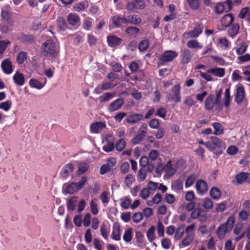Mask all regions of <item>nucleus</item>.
I'll list each match as a JSON object with an SVG mask.
<instances>
[{
	"mask_svg": "<svg viewBox=\"0 0 250 250\" xmlns=\"http://www.w3.org/2000/svg\"><path fill=\"white\" fill-rule=\"evenodd\" d=\"M42 53L45 57L55 58L59 53L58 47L51 39L47 40L42 45Z\"/></svg>",
	"mask_w": 250,
	"mask_h": 250,
	"instance_id": "obj_1",
	"label": "nucleus"
},
{
	"mask_svg": "<svg viewBox=\"0 0 250 250\" xmlns=\"http://www.w3.org/2000/svg\"><path fill=\"white\" fill-rule=\"evenodd\" d=\"M235 223V217L233 215H230L227 219V221L221 224L217 229L216 232L218 238L220 240L223 239L226 233L231 231Z\"/></svg>",
	"mask_w": 250,
	"mask_h": 250,
	"instance_id": "obj_2",
	"label": "nucleus"
},
{
	"mask_svg": "<svg viewBox=\"0 0 250 250\" xmlns=\"http://www.w3.org/2000/svg\"><path fill=\"white\" fill-rule=\"evenodd\" d=\"M195 227L194 224L187 227L185 229L186 235L180 244V248L188 246L192 243L195 237V233L194 231Z\"/></svg>",
	"mask_w": 250,
	"mask_h": 250,
	"instance_id": "obj_3",
	"label": "nucleus"
},
{
	"mask_svg": "<svg viewBox=\"0 0 250 250\" xmlns=\"http://www.w3.org/2000/svg\"><path fill=\"white\" fill-rule=\"evenodd\" d=\"M215 105H217V109L220 111L223 109V105L219 103L215 99L213 94H209L205 101V108L206 110H211Z\"/></svg>",
	"mask_w": 250,
	"mask_h": 250,
	"instance_id": "obj_4",
	"label": "nucleus"
},
{
	"mask_svg": "<svg viewBox=\"0 0 250 250\" xmlns=\"http://www.w3.org/2000/svg\"><path fill=\"white\" fill-rule=\"evenodd\" d=\"M203 211L201 203H196L195 208L191 212V218L194 220L199 218L201 222L205 221L207 219V214L203 213Z\"/></svg>",
	"mask_w": 250,
	"mask_h": 250,
	"instance_id": "obj_5",
	"label": "nucleus"
},
{
	"mask_svg": "<svg viewBox=\"0 0 250 250\" xmlns=\"http://www.w3.org/2000/svg\"><path fill=\"white\" fill-rule=\"evenodd\" d=\"M147 125L144 123L140 127L137 134L131 139V142L133 145H137L140 143L145 138L147 133Z\"/></svg>",
	"mask_w": 250,
	"mask_h": 250,
	"instance_id": "obj_6",
	"label": "nucleus"
},
{
	"mask_svg": "<svg viewBox=\"0 0 250 250\" xmlns=\"http://www.w3.org/2000/svg\"><path fill=\"white\" fill-rule=\"evenodd\" d=\"M178 55V53L175 51H165L159 57V63L163 64L165 62H170L176 58Z\"/></svg>",
	"mask_w": 250,
	"mask_h": 250,
	"instance_id": "obj_7",
	"label": "nucleus"
},
{
	"mask_svg": "<svg viewBox=\"0 0 250 250\" xmlns=\"http://www.w3.org/2000/svg\"><path fill=\"white\" fill-rule=\"evenodd\" d=\"M181 87L179 84H175L171 89L172 95L171 96L169 93L166 96L167 101H174L175 103H179L181 100L180 94Z\"/></svg>",
	"mask_w": 250,
	"mask_h": 250,
	"instance_id": "obj_8",
	"label": "nucleus"
},
{
	"mask_svg": "<svg viewBox=\"0 0 250 250\" xmlns=\"http://www.w3.org/2000/svg\"><path fill=\"white\" fill-rule=\"evenodd\" d=\"M17 39L23 44H31L35 41V37L32 34H26L22 32L18 34Z\"/></svg>",
	"mask_w": 250,
	"mask_h": 250,
	"instance_id": "obj_9",
	"label": "nucleus"
},
{
	"mask_svg": "<svg viewBox=\"0 0 250 250\" xmlns=\"http://www.w3.org/2000/svg\"><path fill=\"white\" fill-rule=\"evenodd\" d=\"M192 57L191 51L188 49H184L180 53V63L182 64H187L190 62Z\"/></svg>",
	"mask_w": 250,
	"mask_h": 250,
	"instance_id": "obj_10",
	"label": "nucleus"
},
{
	"mask_svg": "<svg viewBox=\"0 0 250 250\" xmlns=\"http://www.w3.org/2000/svg\"><path fill=\"white\" fill-rule=\"evenodd\" d=\"M196 189L198 194L203 195L208 191V185L204 180H199L197 181L196 185Z\"/></svg>",
	"mask_w": 250,
	"mask_h": 250,
	"instance_id": "obj_11",
	"label": "nucleus"
},
{
	"mask_svg": "<svg viewBox=\"0 0 250 250\" xmlns=\"http://www.w3.org/2000/svg\"><path fill=\"white\" fill-rule=\"evenodd\" d=\"M124 104V99L123 98H118L109 104L108 109L110 112H114L120 109Z\"/></svg>",
	"mask_w": 250,
	"mask_h": 250,
	"instance_id": "obj_12",
	"label": "nucleus"
},
{
	"mask_svg": "<svg viewBox=\"0 0 250 250\" xmlns=\"http://www.w3.org/2000/svg\"><path fill=\"white\" fill-rule=\"evenodd\" d=\"M238 17L250 24V8L249 7L242 8L238 15Z\"/></svg>",
	"mask_w": 250,
	"mask_h": 250,
	"instance_id": "obj_13",
	"label": "nucleus"
},
{
	"mask_svg": "<svg viewBox=\"0 0 250 250\" xmlns=\"http://www.w3.org/2000/svg\"><path fill=\"white\" fill-rule=\"evenodd\" d=\"M234 20V17L232 14H227L221 19V25L223 27H228L232 23Z\"/></svg>",
	"mask_w": 250,
	"mask_h": 250,
	"instance_id": "obj_14",
	"label": "nucleus"
},
{
	"mask_svg": "<svg viewBox=\"0 0 250 250\" xmlns=\"http://www.w3.org/2000/svg\"><path fill=\"white\" fill-rule=\"evenodd\" d=\"M245 95V91L243 86H239L236 88V91L234 101L237 104H240L243 101Z\"/></svg>",
	"mask_w": 250,
	"mask_h": 250,
	"instance_id": "obj_15",
	"label": "nucleus"
},
{
	"mask_svg": "<svg viewBox=\"0 0 250 250\" xmlns=\"http://www.w3.org/2000/svg\"><path fill=\"white\" fill-rule=\"evenodd\" d=\"M123 40L116 36L111 35L107 37V42L109 46L111 47H116L120 45Z\"/></svg>",
	"mask_w": 250,
	"mask_h": 250,
	"instance_id": "obj_16",
	"label": "nucleus"
},
{
	"mask_svg": "<svg viewBox=\"0 0 250 250\" xmlns=\"http://www.w3.org/2000/svg\"><path fill=\"white\" fill-rule=\"evenodd\" d=\"M1 67L3 72L6 74H10L13 71L12 63L9 59H4L1 62Z\"/></svg>",
	"mask_w": 250,
	"mask_h": 250,
	"instance_id": "obj_17",
	"label": "nucleus"
},
{
	"mask_svg": "<svg viewBox=\"0 0 250 250\" xmlns=\"http://www.w3.org/2000/svg\"><path fill=\"white\" fill-rule=\"evenodd\" d=\"M111 21L113 24L116 28H120L122 24H126V18L121 17L120 15H115L111 18Z\"/></svg>",
	"mask_w": 250,
	"mask_h": 250,
	"instance_id": "obj_18",
	"label": "nucleus"
},
{
	"mask_svg": "<svg viewBox=\"0 0 250 250\" xmlns=\"http://www.w3.org/2000/svg\"><path fill=\"white\" fill-rule=\"evenodd\" d=\"M144 119V116L142 114L135 113L131 114L126 118V122L133 125L136 124Z\"/></svg>",
	"mask_w": 250,
	"mask_h": 250,
	"instance_id": "obj_19",
	"label": "nucleus"
},
{
	"mask_svg": "<svg viewBox=\"0 0 250 250\" xmlns=\"http://www.w3.org/2000/svg\"><path fill=\"white\" fill-rule=\"evenodd\" d=\"M121 233L120 225L117 223H114L112 227L111 238L115 241H119L121 239Z\"/></svg>",
	"mask_w": 250,
	"mask_h": 250,
	"instance_id": "obj_20",
	"label": "nucleus"
},
{
	"mask_svg": "<svg viewBox=\"0 0 250 250\" xmlns=\"http://www.w3.org/2000/svg\"><path fill=\"white\" fill-rule=\"evenodd\" d=\"M203 28V25L202 24H197L194 29L188 32V34L191 38H197L202 33Z\"/></svg>",
	"mask_w": 250,
	"mask_h": 250,
	"instance_id": "obj_21",
	"label": "nucleus"
},
{
	"mask_svg": "<svg viewBox=\"0 0 250 250\" xmlns=\"http://www.w3.org/2000/svg\"><path fill=\"white\" fill-rule=\"evenodd\" d=\"M228 35L229 36L234 38L235 36L238 33L240 26L237 23L231 24L228 27Z\"/></svg>",
	"mask_w": 250,
	"mask_h": 250,
	"instance_id": "obj_22",
	"label": "nucleus"
},
{
	"mask_svg": "<svg viewBox=\"0 0 250 250\" xmlns=\"http://www.w3.org/2000/svg\"><path fill=\"white\" fill-rule=\"evenodd\" d=\"M126 23H130L135 25H138L142 22L141 18L136 14L128 15L127 18H126Z\"/></svg>",
	"mask_w": 250,
	"mask_h": 250,
	"instance_id": "obj_23",
	"label": "nucleus"
},
{
	"mask_svg": "<svg viewBox=\"0 0 250 250\" xmlns=\"http://www.w3.org/2000/svg\"><path fill=\"white\" fill-rule=\"evenodd\" d=\"M74 170V166L72 164L69 163L65 165L62 168V171L61 173L62 178H66L68 175L73 172Z\"/></svg>",
	"mask_w": 250,
	"mask_h": 250,
	"instance_id": "obj_24",
	"label": "nucleus"
},
{
	"mask_svg": "<svg viewBox=\"0 0 250 250\" xmlns=\"http://www.w3.org/2000/svg\"><path fill=\"white\" fill-rule=\"evenodd\" d=\"M207 72L212 74L216 77H223L225 74V69L224 68H211L208 70Z\"/></svg>",
	"mask_w": 250,
	"mask_h": 250,
	"instance_id": "obj_25",
	"label": "nucleus"
},
{
	"mask_svg": "<svg viewBox=\"0 0 250 250\" xmlns=\"http://www.w3.org/2000/svg\"><path fill=\"white\" fill-rule=\"evenodd\" d=\"M13 79L16 85L21 86L24 83L25 78L23 75L18 71L14 74Z\"/></svg>",
	"mask_w": 250,
	"mask_h": 250,
	"instance_id": "obj_26",
	"label": "nucleus"
},
{
	"mask_svg": "<svg viewBox=\"0 0 250 250\" xmlns=\"http://www.w3.org/2000/svg\"><path fill=\"white\" fill-rule=\"evenodd\" d=\"M1 17L8 24L12 26L13 21L11 19V13L8 10L2 9L0 13Z\"/></svg>",
	"mask_w": 250,
	"mask_h": 250,
	"instance_id": "obj_27",
	"label": "nucleus"
},
{
	"mask_svg": "<svg viewBox=\"0 0 250 250\" xmlns=\"http://www.w3.org/2000/svg\"><path fill=\"white\" fill-rule=\"evenodd\" d=\"M105 127V124L103 122H99L92 123L90 125L91 132L94 133H97L100 130L103 129Z\"/></svg>",
	"mask_w": 250,
	"mask_h": 250,
	"instance_id": "obj_28",
	"label": "nucleus"
},
{
	"mask_svg": "<svg viewBox=\"0 0 250 250\" xmlns=\"http://www.w3.org/2000/svg\"><path fill=\"white\" fill-rule=\"evenodd\" d=\"M80 17L76 14L70 13L67 16V21L69 24L76 25L80 22Z\"/></svg>",
	"mask_w": 250,
	"mask_h": 250,
	"instance_id": "obj_29",
	"label": "nucleus"
},
{
	"mask_svg": "<svg viewBox=\"0 0 250 250\" xmlns=\"http://www.w3.org/2000/svg\"><path fill=\"white\" fill-rule=\"evenodd\" d=\"M115 96V93L112 92H106L98 98L99 101L100 103H105L108 102Z\"/></svg>",
	"mask_w": 250,
	"mask_h": 250,
	"instance_id": "obj_30",
	"label": "nucleus"
},
{
	"mask_svg": "<svg viewBox=\"0 0 250 250\" xmlns=\"http://www.w3.org/2000/svg\"><path fill=\"white\" fill-rule=\"evenodd\" d=\"M249 174L248 172H241L236 175L235 179L238 185L242 184L249 177Z\"/></svg>",
	"mask_w": 250,
	"mask_h": 250,
	"instance_id": "obj_31",
	"label": "nucleus"
},
{
	"mask_svg": "<svg viewBox=\"0 0 250 250\" xmlns=\"http://www.w3.org/2000/svg\"><path fill=\"white\" fill-rule=\"evenodd\" d=\"M77 203V197L72 196L66 203L67 210L71 211H74L75 209Z\"/></svg>",
	"mask_w": 250,
	"mask_h": 250,
	"instance_id": "obj_32",
	"label": "nucleus"
},
{
	"mask_svg": "<svg viewBox=\"0 0 250 250\" xmlns=\"http://www.w3.org/2000/svg\"><path fill=\"white\" fill-rule=\"evenodd\" d=\"M44 83H40L38 80L32 79L29 81V85L31 87L35 88L38 89H41L43 88L46 82V78H44Z\"/></svg>",
	"mask_w": 250,
	"mask_h": 250,
	"instance_id": "obj_33",
	"label": "nucleus"
},
{
	"mask_svg": "<svg viewBox=\"0 0 250 250\" xmlns=\"http://www.w3.org/2000/svg\"><path fill=\"white\" fill-rule=\"evenodd\" d=\"M218 45L223 50H227L230 43L226 37H222L218 40Z\"/></svg>",
	"mask_w": 250,
	"mask_h": 250,
	"instance_id": "obj_34",
	"label": "nucleus"
},
{
	"mask_svg": "<svg viewBox=\"0 0 250 250\" xmlns=\"http://www.w3.org/2000/svg\"><path fill=\"white\" fill-rule=\"evenodd\" d=\"M209 194L211 197L216 200H219L221 196V192L216 187H212L210 190Z\"/></svg>",
	"mask_w": 250,
	"mask_h": 250,
	"instance_id": "obj_35",
	"label": "nucleus"
},
{
	"mask_svg": "<svg viewBox=\"0 0 250 250\" xmlns=\"http://www.w3.org/2000/svg\"><path fill=\"white\" fill-rule=\"evenodd\" d=\"M125 32L129 36L135 37L139 33L140 29L135 26H129L125 29Z\"/></svg>",
	"mask_w": 250,
	"mask_h": 250,
	"instance_id": "obj_36",
	"label": "nucleus"
},
{
	"mask_svg": "<svg viewBox=\"0 0 250 250\" xmlns=\"http://www.w3.org/2000/svg\"><path fill=\"white\" fill-rule=\"evenodd\" d=\"M57 24L58 28L62 31H64L67 27V24L65 19L59 17L57 20Z\"/></svg>",
	"mask_w": 250,
	"mask_h": 250,
	"instance_id": "obj_37",
	"label": "nucleus"
},
{
	"mask_svg": "<svg viewBox=\"0 0 250 250\" xmlns=\"http://www.w3.org/2000/svg\"><path fill=\"white\" fill-rule=\"evenodd\" d=\"M155 227L154 226H151L147 230L146 232V236L149 242H152L155 239L156 236L155 235Z\"/></svg>",
	"mask_w": 250,
	"mask_h": 250,
	"instance_id": "obj_38",
	"label": "nucleus"
},
{
	"mask_svg": "<svg viewBox=\"0 0 250 250\" xmlns=\"http://www.w3.org/2000/svg\"><path fill=\"white\" fill-rule=\"evenodd\" d=\"M114 147V142L108 139L105 140V144L103 146V149L106 152L112 151Z\"/></svg>",
	"mask_w": 250,
	"mask_h": 250,
	"instance_id": "obj_39",
	"label": "nucleus"
},
{
	"mask_svg": "<svg viewBox=\"0 0 250 250\" xmlns=\"http://www.w3.org/2000/svg\"><path fill=\"white\" fill-rule=\"evenodd\" d=\"M185 225L183 224L179 226L175 230V238L176 240H180L183 236L185 230Z\"/></svg>",
	"mask_w": 250,
	"mask_h": 250,
	"instance_id": "obj_40",
	"label": "nucleus"
},
{
	"mask_svg": "<svg viewBox=\"0 0 250 250\" xmlns=\"http://www.w3.org/2000/svg\"><path fill=\"white\" fill-rule=\"evenodd\" d=\"M172 189L176 191H179L183 188V182L180 179L175 180L172 184Z\"/></svg>",
	"mask_w": 250,
	"mask_h": 250,
	"instance_id": "obj_41",
	"label": "nucleus"
},
{
	"mask_svg": "<svg viewBox=\"0 0 250 250\" xmlns=\"http://www.w3.org/2000/svg\"><path fill=\"white\" fill-rule=\"evenodd\" d=\"M78 191L75 182H72L66 186L65 188V192L68 194H73Z\"/></svg>",
	"mask_w": 250,
	"mask_h": 250,
	"instance_id": "obj_42",
	"label": "nucleus"
},
{
	"mask_svg": "<svg viewBox=\"0 0 250 250\" xmlns=\"http://www.w3.org/2000/svg\"><path fill=\"white\" fill-rule=\"evenodd\" d=\"M210 140L211 141L213 147H215V149L216 148L222 147L224 144L222 140L216 137L211 136Z\"/></svg>",
	"mask_w": 250,
	"mask_h": 250,
	"instance_id": "obj_43",
	"label": "nucleus"
},
{
	"mask_svg": "<svg viewBox=\"0 0 250 250\" xmlns=\"http://www.w3.org/2000/svg\"><path fill=\"white\" fill-rule=\"evenodd\" d=\"M149 46V42L148 39H145L141 41L138 45V48L141 52L146 51Z\"/></svg>",
	"mask_w": 250,
	"mask_h": 250,
	"instance_id": "obj_44",
	"label": "nucleus"
},
{
	"mask_svg": "<svg viewBox=\"0 0 250 250\" xmlns=\"http://www.w3.org/2000/svg\"><path fill=\"white\" fill-rule=\"evenodd\" d=\"M212 127L215 129L214 134L216 135H219L224 133V130L222 128V125L219 123H213L212 124Z\"/></svg>",
	"mask_w": 250,
	"mask_h": 250,
	"instance_id": "obj_45",
	"label": "nucleus"
},
{
	"mask_svg": "<svg viewBox=\"0 0 250 250\" xmlns=\"http://www.w3.org/2000/svg\"><path fill=\"white\" fill-rule=\"evenodd\" d=\"M27 57V53L24 51L20 52L17 57V62L19 64H22L26 60Z\"/></svg>",
	"mask_w": 250,
	"mask_h": 250,
	"instance_id": "obj_46",
	"label": "nucleus"
},
{
	"mask_svg": "<svg viewBox=\"0 0 250 250\" xmlns=\"http://www.w3.org/2000/svg\"><path fill=\"white\" fill-rule=\"evenodd\" d=\"M123 238L126 243L131 241L132 239V229L131 228H130L125 230Z\"/></svg>",
	"mask_w": 250,
	"mask_h": 250,
	"instance_id": "obj_47",
	"label": "nucleus"
},
{
	"mask_svg": "<svg viewBox=\"0 0 250 250\" xmlns=\"http://www.w3.org/2000/svg\"><path fill=\"white\" fill-rule=\"evenodd\" d=\"M248 47V45L245 42H241L239 44V47L236 49L237 54L239 55L243 54L247 51Z\"/></svg>",
	"mask_w": 250,
	"mask_h": 250,
	"instance_id": "obj_48",
	"label": "nucleus"
},
{
	"mask_svg": "<svg viewBox=\"0 0 250 250\" xmlns=\"http://www.w3.org/2000/svg\"><path fill=\"white\" fill-rule=\"evenodd\" d=\"M202 207L206 210L211 209L213 208V202L209 198H206L204 199L203 203L202 204Z\"/></svg>",
	"mask_w": 250,
	"mask_h": 250,
	"instance_id": "obj_49",
	"label": "nucleus"
},
{
	"mask_svg": "<svg viewBox=\"0 0 250 250\" xmlns=\"http://www.w3.org/2000/svg\"><path fill=\"white\" fill-rule=\"evenodd\" d=\"M126 145L125 141L123 139H119L115 144L114 147L118 151H122Z\"/></svg>",
	"mask_w": 250,
	"mask_h": 250,
	"instance_id": "obj_50",
	"label": "nucleus"
},
{
	"mask_svg": "<svg viewBox=\"0 0 250 250\" xmlns=\"http://www.w3.org/2000/svg\"><path fill=\"white\" fill-rule=\"evenodd\" d=\"M196 179V175L195 173H192L189 175L185 181L186 188H188L194 183Z\"/></svg>",
	"mask_w": 250,
	"mask_h": 250,
	"instance_id": "obj_51",
	"label": "nucleus"
},
{
	"mask_svg": "<svg viewBox=\"0 0 250 250\" xmlns=\"http://www.w3.org/2000/svg\"><path fill=\"white\" fill-rule=\"evenodd\" d=\"M121 206L124 209H128L131 204V200L127 197H124L121 199Z\"/></svg>",
	"mask_w": 250,
	"mask_h": 250,
	"instance_id": "obj_52",
	"label": "nucleus"
},
{
	"mask_svg": "<svg viewBox=\"0 0 250 250\" xmlns=\"http://www.w3.org/2000/svg\"><path fill=\"white\" fill-rule=\"evenodd\" d=\"M187 46L190 48L201 49L202 46L197 40H190L187 43Z\"/></svg>",
	"mask_w": 250,
	"mask_h": 250,
	"instance_id": "obj_53",
	"label": "nucleus"
},
{
	"mask_svg": "<svg viewBox=\"0 0 250 250\" xmlns=\"http://www.w3.org/2000/svg\"><path fill=\"white\" fill-rule=\"evenodd\" d=\"M148 125L150 128L154 129H157V128L160 127V123L159 119L156 118H154L151 119Z\"/></svg>",
	"mask_w": 250,
	"mask_h": 250,
	"instance_id": "obj_54",
	"label": "nucleus"
},
{
	"mask_svg": "<svg viewBox=\"0 0 250 250\" xmlns=\"http://www.w3.org/2000/svg\"><path fill=\"white\" fill-rule=\"evenodd\" d=\"M146 178V169L143 167H140L137 174V178L139 182L144 181Z\"/></svg>",
	"mask_w": 250,
	"mask_h": 250,
	"instance_id": "obj_55",
	"label": "nucleus"
},
{
	"mask_svg": "<svg viewBox=\"0 0 250 250\" xmlns=\"http://www.w3.org/2000/svg\"><path fill=\"white\" fill-rule=\"evenodd\" d=\"M89 168V165L87 163H81L79 165L78 173L79 174L85 172Z\"/></svg>",
	"mask_w": 250,
	"mask_h": 250,
	"instance_id": "obj_56",
	"label": "nucleus"
},
{
	"mask_svg": "<svg viewBox=\"0 0 250 250\" xmlns=\"http://www.w3.org/2000/svg\"><path fill=\"white\" fill-rule=\"evenodd\" d=\"M214 10L217 14H221L224 11H226L225 5L223 2H218L215 6Z\"/></svg>",
	"mask_w": 250,
	"mask_h": 250,
	"instance_id": "obj_57",
	"label": "nucleus"
},
{
	"mask_svg": "<svg viewBox=\"0 0 250 250\" xmlns=\"http://www.w3.org/2000/svg\"><path fill=\"white\" fill-rule=\"evenodd\" d=\"M12 104V102L10 100L1 103L0 104V109H2L5 111H8L11 108Z\"/></svg>",
	"mask_w": 250,
	"mask_h": 250,
	"instance_id": "obj_58",
	"label": "nucleus"
},
{
	"mask_svg": "<svg viewBox=\"0 0 250 250\" xmlns=\"http://www.w3.org/2000/svg\"><path fill=\"white\" fill-rule=\"evenodd\" d=\"M190 7L193 10H197L200 6L199 0H187Z\"/></svg>",
	"mask_w": 250,
	"mask_h": 250,
	"instance_id": "obj_59",
	"label": "nucleus"
},
{
	"mask_svg": "<svg viewBox=\"0 0 250 250\" xmlns=\"http://www.w3.org/2000/svg\"><path fill=\"white\" fill-rule=\"evenodd\" d=\"M100 231L102 236L104 238V239L108 240L109 231L107 229L106 226L105 224H102L101 226Z\"/></svg>",
	"mask_w": 250,
	"mask_h": 250,
	"instance_id": "obj_60",
	"label": "nucleus"
},
{
	"mask_svg": "<svg viewBox=\"0 0 250 250\" xmlns=\"http://www.w3.org/2000/svg\"><path fill=\"white\" fill-rule=\"evenodd\" d=\"M135 181V178L132 174H129L126 175L125 179V184L127 187H129Z\"/></svg>",
	"mask_w": 250,
	"mask_h": 250,
	"instance_id": "obj_61",
	"label": "nucleus"
},
{
	"mask_svg": "<svg viewBox=\"0 0 250 250\" xmlns=\"http://www.w3.org/2000/svg\"><path fill=\"white\" fill-rule=\"evenodd\" d=\"M11 43L8 40L0 41V54H2L6 50L7 46Z\"/></svg>",
	"mask_w": 250,
	"mask_h": 250,
	"instance_id": "obj_62",
	"label": "nucleus"
},
{
	"mask_svg": "<svg viewBox=\"0 0 250 250\" xmlns=\"http://www.w3.org/2000/svg\"><path fill=\"white\" fill-rule=\"evenodd\" d=\"M249 213L245 210H241L238 214V219L240 221H245L248 219Z\"/></svg>",
	"mask_w": 250,
	"mask_h": 250,
	"instance_id": "obj_63",
	"label": "nucleus"
},
{
	"mask_svg": "<svg viewBox=\"0 0 250 250\" xmlns=\"http://www.w3.org/2000/svg\"><path fill=\"white\" fill-rule=\"evenodd\" d=\"M164 201L169 204H172L175 202V197L172 194L167 193L165 195Z\"/></svg>",
	"mask_w": 250,
	"mask_h": 250,
	"instance_id": "obj_64",
	"label": "nucleus"
}]
</instances>
